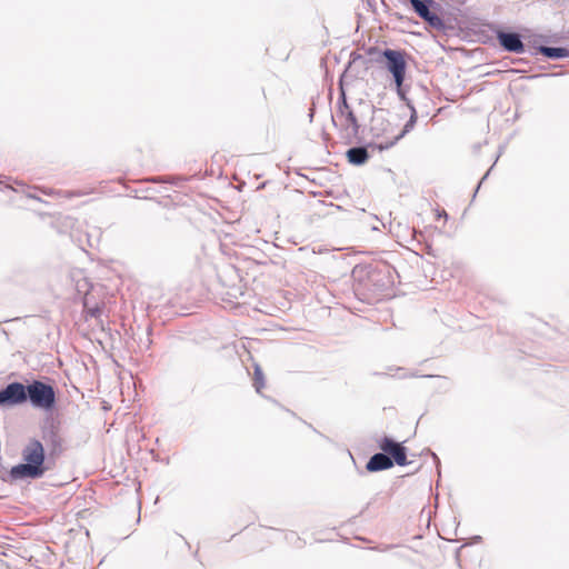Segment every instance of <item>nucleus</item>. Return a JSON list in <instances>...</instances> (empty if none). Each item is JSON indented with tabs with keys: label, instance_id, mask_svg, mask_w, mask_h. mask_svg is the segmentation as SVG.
Here are the masks:
<instances>
[{
	"label": "nucleus",
	"instance_id": "nucleus-1",
	"mask_svg": "<svg viewBox=\"0 0 569 569\" xmlns=\"http://www.w3.org/2000/svg\"><path fill=\"white\" fill-rule=\"evenodd\" d=\"M22 463L10 469V477L13 480L39 479L49 470L46 465V452L43 445L38 439H30L21 451Z\"/></svg>",
	"mask_w": 569,
	"mask_h": 569
},
{
	"label": "nucleus",
	"instance_id": "nucleus-2",
	"mask_svg": "<svg viewBox=\"0 0 569 569\" xmlns=\"http://www.w3.org/2000/svg\"><path fill=\"white\" fill-rule=\"evenodd\" d=\"M27 399L34 408L51 410L56 403V391L52 386L34 380L27 386Z\"/></svg>",
	"mask_w": 569,
	"mask_h": 569
},
{
	"label": "nucleus",
	"instance_id": "nucleus-3",
	"mask_svg": "<svg viewBox=\"0 0 569 569\" xmlns=\"http://www.w3.org/2000/svg\"><path fill=\"white\" fill-rule=\"evenodd\" d=\"M382 56L386 58V68L392 73L393 80L397 87L398 94L403 99L402 83L406 73V60L401 51L386 49L382 51Z\"/></svg>",
	"mask_w": 569,
	"mask_h": 569
},
{
	"label": "nucleus",
	"instance_id": "nucleus-4",
	"mask_svg": "<svg viewBox=\"0 0 569 569\" xmlns=\"http://www.w3.org/2000/svg\"><path fill=\"white\" fill-rule=\"evenodd\" d=\"M338 119L342 122V129L347 138H355L359 133L358 120L351 110L350 106L346 100V96L342 92L341 102L339 103V110L337 112Z\"/></svg>",
	"mask_w": 569,
	"mask_h": 569
},
{
	"label": "nucleus",
	"instance_id": "nucleus-5",
	"mask_svg": "<svg viewBox=\"0 0 569 569\" xmlns=\"http://www.w3.org/2000/svg\"><path fill=\"white\" fill-rule=\"evenodd\" d=\"M379 448L388 455L398 466H407V449L402 443L395 441L389 437H383L378 441Z\"/></svg>",
	"mask_w": 569,
	"mask_h": 569
},
{
	"label": "nucleus",
	"instance_id": "nucleus-6",
	"mask_svg": "<svg viewBox=\"0 0 569 569\" xmlns=\"http://www.w3.org/2000/svg\"><path fill=\"white\" fill-rule=\"evenodd\" d=\"M27 400V387L20 382H11L0 391V406H14Z\"/></svg>",
	"mask_w": 569,
	"mask_h": 569
},
{
	"label": "nucleus",
	"instance_id": "nucleus-7",
	"mask_svg": "<svg viewBox=\"0 0 569 569\" xmlns=\"http://www.w3.org/2000/svg\"><path fill=\"white\" fill-rule=\"evenodd\" d=\"M497 38L500 46L509 52L521 53L525 51L523 42L518 33L500 31Z\"/></svg>",
	"mask_w": 569,
	"mask_h": 569
},
{
	"label": "nucleus",
	"instance_id": "nucleus-8",
	"mask_svg": "<svg viewBox=\"0 0 569 569\" xmlns=\"http://www.w3.org/2000/svg\"><path fill=\"white\" fill-rule=\"evenodd\" d=\"M393 466L392 459L386 452L375 453L367 462V470L370 472L390 469Z\"/></svg>",
	"mask_w": 569,
	"mask_h": 569
},
{
	"label": "nucleus",
	"instance_id": "nucleus-9",
	"mask_svg": "<svg viewBox=\"0 0 569 569\" xmlns=\"http://www.w3.org/2000/svg\"><path fill=\"white\" fill-rule=\"evenodd\" d=\"M348 161L352 164H363L368 158V151L365 147H353L347 151Z\"/></svg>",
	"mask_w": 569,
	"mask_h": 569
},
{
	"label": "nucleus",
	"instance_id": "nucleus-10",
	"mask_svg": "<svg viewBox=\"0 0 569 569\" xmlns=\"http://www.w3.org/2000/svg\"><path fill=\"white\" fill-rule=\"evenodd\" d=\"M409 3L412 7L413 11L422 20H425V18L428 17L432 12L430 10V7L435 4V1L433 0H409Z\"/></svg>",
	"mask_w": 569,
	"mask_h": 569
},
{
	"label": "nucleus",
	"instance_id": "nucleus-11",
	"mask_svg": "<svg viewBox=\"0 0 569 569\" xmlns=\"http://www.w3.org/2000/svg\"><path fill=\"white\" fill-rule=\"evenodd\" d=\"M539 51L541 54L549 59H561L569 57V49L567 48L541 46Z\"/></svg>",
	"mask_w": 569,
	"mask_h": 569
},
{
	"label": "nucleus",
	"instance_id": "nucleus-12",
	"mask_svg": "<svg viewBox=\"0 0 569 569\" xmlns=\"http://www.w3.org/2000/svg\"><path fill=\"white\" fill-rule=\"evenodd\" d=\"M432 29L437 31H443L446 29V23L441 17H439L436 12H431L425 20Z\"/></svg>",
	"mask_w": 569,
	"mask_h": 569
},
{
	"label": "nucleus",
	"instance_id": "nucleus-13",
	"mask_svg": "<svg viewBox=\"0 0 569 569\" xmlns=\"http://www.w3.org/2000/svg\"><path fill=\"white\" fill-rule=\"evenodd\" d=\"M409 108H410V110H411L410 118H409V120L406 122V124H405V127H403V129H402L401 133L397 137V139H400V138H402L406 133L410 132V131L413 129V127H415V124H416V122H417V118H418V117H417V111H416L415 107H413V106H411V104H409Z\"/></svg>",
	"mask_w": 569,
	"mask_h": 569
},
{
	"label": "nucleus",
	"instance_id": "nucleus-14",
	"mask_svg": "<svg viewBox=\"0 0 569 569\" xmlns=\"http://www.w3.org/2000/svg\"><path fill=\"white\" fill-rule=\"evenodd\" d=\"M253 386H254L257 392H260L261 389L264 387L263 372H262L260 366H258V365L254 366Z\"/></svg>",
	"mask_w": 569,
	"mask_h": 569
},
{
	"label": "nucleus",
	"instance_id": "nucleus-15",
	"mask_svg": "<svg viewBox=\"0 0 569 569\" xmlns=\"http://www.w3.org/2000/svg\"><path fill=\"white\" fill-rule=\"evenodd\" d=\"M438 217L439 218H441V217L447 218L448 214H447V212L445 210H442V211H438Z\"/></svg>",
	"mask_w": 569,
	"mask_h": 569
},
{
	"label": "nucleus",
	"instance_id": "nucleus-16",
	"mask_svg": "<svg viewBox=\"0 0 569 569\" xmlns=\"http://www.w3.org/2000/svg\"><path fill=\"white\" fill-rule=\"evenodd\" d=\"M98 312H99V309L90 310V315L93 316V317H96L98 315Z\"/></svg>",
	"mask_w": 569,
	"mask_h": 569
},
{
	"label": "nucleus",
	"instance_id": "nucleus-17",
	"mask_svg": "<svg viewBox=\"0 0 569 569\" xmlns=\"http://www.w3.org/2000/svg\"><path fill=\"white\" fill-rule=\"evenodd\" d=\"M432 456H433L435 460L437 461V465H439V459H438L437 455L432 453Z\"/></svg>",
	"mask_w": 569,
	"mask_h": 569
}]
</instances>
